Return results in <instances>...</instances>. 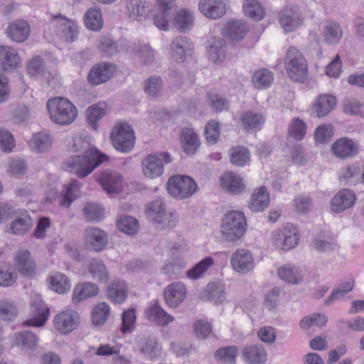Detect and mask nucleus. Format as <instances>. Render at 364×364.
Masks as SVG:
<instances>
[{"label":"nucleus","mask_w":364,"mask_h":364,"mask_svg":"<svg viewBox=\"0 0 364 364\" xmlns=\"http://www.w3.org/2000/svg\"><path fill=\"white\" fill-rule=\"evenodd\" d=\"M175 0H129L127 10L129 17L142 21L149 16L159 30L168 31L175 28L179 31H189L195 22L193 12L186 8H174Z\"/></svg>","instance_id":"f257e3e1"},{"label":"nucleus","mask_w":364,"mask_h":364,"mask_svg":"<svg viewBox=\"0 0 364 364\" xmlns=\"http://www.w3.org/2000/svg\"><path fill=\"white\" fill-rule=\"evenodd\" d=\"M73 150L76 153L65 162L66 169L79 178L90 175L95 168L108 159V156L100 152L90 141L82 136L73 138Z\"/></svg>","instance_id":"f03ea898"},{"label":"nucleus","mask_w":364,"mask_h":364,"mask_svg":"<svg viewBox=\"0 0 364 364\" xmlns=\"http://www.w3.org/2000/svg\"><path fill=\"white\" fill-rule=\"evenodd\" d=\"M58 181L55 176H49L43 184L45 203H52L60 198V204L63 207H69L76 200L80 193L81 184L77 181L73 180L63 186L60 194L58 191Z\"/></svg>","instance_id":"7ed1b4c3"},{"label":"nucleus","mask_w":364,"mask_h":364,"mask_svg":"<svg viewBox=\"0 0 364 364\" xmlns=\"http://www.w3.org/2000/svg\"><path fill=\"white\" fill-rule=\"evenodd\" d=\"M47 112L50 120L59 126H69L77 118L78 109L75 104L64 97H54L48 100Z\"/></svg>","instance_id":"20e7f679"},{"label":"nucleus","mask_w":364,"mask_h":364,"mask_svg":"<svg viewBox=\"0 0 364 364\" xmlns=\"http://www.w3.org/2000/svg\"><path fill=\"white\" fill-rule=\"evenodd\" d=\"M247 230V220L243 212L231 210L223 217L220 225L223 237L229 242L240 240Z\"/></svg>","instance_id":"39448f33"},{"label":"nucleus","mask_w":364,"mask_h":364,"mask_svg":"<svg viewBox=\"0 0 364 364\" xmlns=\"http://www.w3.org/2000/svg\"><path fill=\"white\" fill-rule=\"evenodd\" d=\"M109 139L113 147L122 153L131 151L136 141L134 130L125 121H117L114 124L110 131Z\"/></svg>","instance_id":"423d86ee"},{"label":"nucleus","mask_w":364,"mask_h":364,"mask_svg":"<svg viewBox=\"0 0 364 364\" xmlns=\"http://www.w3.org/2000/svg\"><path fill=\"white\" fill-rule=\"evenodd\" d=\"M146 214L147 218L160 229L173 228L178 220V216L176 213L166 211V204L161 198L147 205Z\"/></svg>","instance_id":"0eeeda50"},{"label":"nucleus","mask_w":364,"mask_h":364,"mask_svg":"<svg viewBox=\"0 0 364 364\" xmlns=\"http://www.w3.org/2000/svg\"><path fill=\"white\" fill-rule=\"evenodd\" d=\"M26 70L29 77L39 80L43 86L55 89L60 84L58 73L46 70L43 60L39 55L33 56L27 61Z\"/></svg>","instance_id":"6e6552de"},{"label":"nucleus","mask_w":364,"mask_h":364,"mask_svg":"<svg viewBox=\"0 0 364 364\" xmlns=\"http://www.w3.org/2000/svg\"><path fill=\"white\" fill-rule=\"evenodd\" d=\"M299 237L296 226L287 223L282 228L272 232L270 242L279 251H288L297 246Z\"/></svg>","instance_id":"1a4fd4ad"},{"label":"nucleus","mask_w":364,"mask_h":364,"mask_svg":"<svg viewBox=\"0 0 364 364\" xmlns=\"http://www.w3.org/2000/svg\"><path fill=\"white\" fill-rule=\"evenodd\" d=\"M48 32L50 35L67 41H74L78 35V26L75 21L59 15H52L48 23Z\"/></svg>","instance_id":"9d476101"},{"label":"nucleus","mask_w":364,"mask_h":364,"mask_svg":"<svg viewBox=\"0 0 364 364\" xmlns=\"http://www.w3.org/2000/svg\"><path fill=\"white\" fill-rule=\"evenodd\" d=\"M284 67L290 78L303 82L308 75L307 62L301 53L295 48H290L284 59Z\"/></svg>","instance_id":"9b49d317"},{"label":"nucleus","mask_w":364,"mask_h":364,"mask_svg":"<svg viewBox=\"0 0 364 364\" xmlns=\"http://www.w3.org/2000/svg\"><path fill=\"white\" fill-rule=\"evenodd\" d=\"M198 189L196 182L188 176H173L167 183L168 193L178 199L190 198L198 191Z\"/></svg>","instance_id":"f8f14e48"},{"label":"nucleus","mask_w":364,"mask_h":364,"mask_svg":"<svg viewBox=\"0 0 364 364\" xmlns=\"http://www.w3.org/2000/svg\"><path fill=\"white\" fill-rule=\"evenodd\" d=\"M171 161L170 154L166 152L149 154L141 161L142 173L149 179L159 178L164 173V166Z\"/></svg>","instance_id":"ddd939ff"},{"label":"nucleus","mask_w":364,"mask_h":364,"mask_svg":"<svg viewBox=\"0 0 364 364\" xmlns=\"http://www.w3.org/2000/svg\"><path fill=\"white\" fill-rule=\"evenodd\" d=\"M79 323L78 313L70 309L60 311L53 318L55 331L62 336L69 335L77 328Z\"/></svg>","instance_id":"4468645a"},{"label":"nucleus","mask_w":364,"mask_h":364,"mask_svg":"<svg viewBox=\"0 0 364 364\" xmlns=\"http://www.w3.org/2000/svg\"><path fill=\"white\" fill-rule=\"evenodd\" d=\"M50 309L43 301L42 298L35 294L31 301V316L23 325L31 327H42L46 325L50 316Z\"/></svg>","instance_id":"2eb2a0df"},{"label":"nucleus","mask_w":364,"mask_h":364,"mask_svg":"<svg viewBox=\"0 0 364 364\" xmlns=\"http://www.w3.org/2000/svg\"><path fill=\"white\" fill-rule=\"evenodd\" d=\"M230 267L240 274H247L254 271L256 267L252 253L245 248L237 249L230 256Z\"/></svg>","instance_id":"dca6fc26"},{"label":"nucleus","mask_w":364,"mask_h":364,"mask_svg":"<svg viewBox=\"0 0 364 364\" xmlns=\"http://www.w3.org/2000/svg\"><path fill=\"white\" fill-rule=\"evenodd\" d=\"M102 189L109 195L118 194L124 190L122 176L117 171L107 170L95 176Z\"/></svg>","instance_id":"f3484780"},{"label":"nucleus","mask_w":364,"mask_h":364,"mask_svg":"<svg viewBox=\"0 0 364 364\" xmlns=\"http://www.w3.org/2000/svg\"><path fill=\"white\" fill-rule=\"evenodd\" d=\"M279 23L286 32L298 29L304 23V18L296 6H287L279 14Z\"/></svg>","instance_id":"a211bd4d"},{"label":"nucleus","mask_w":364,"mask_h":364,"mask_svg":"<svg viewBox=\"0 0 364 364\" xmlns=\"http://www.w3.org/2000/svg\"><path fill=\"white\" fill-rule=\"evenodd\" d=\"M83 241L87 250L94 252H100L106 249L109 237L103 230L91 227L86 229Z\"/></svg>","instance_id":"6ab92c4d"},{"label":"nucleus","mask_w":364,"mask_h":364,"mask_svg":"<svg viewBox=\"0 0 364 364\" xmlns=\"http://www.w3.org/2000/svg\"><path fill=\"white\" fill-rule=\"evenodd\" d=\"M330 150L332 154L338 159H350L358 154L359 144L354 139L344 136L336 139L331 144Z\"/></svg>","instance_id":"aec40b11"},{"label":"nucleus","mask_w":364,"mask_h":364,"mask_svg":"<svg viewBox=\"0 0 364 364\" xmlns=\"http://www.w3.org/2000/svg\"><path fill=\"white\" fill-rule=\"evenodd\" d=\"M193 50V43L188 38L178 36L171 42L168 54L173 60L183 63L187 57L191 55Z\"/></svg>","instance_id":"412c9836"},{"label":"nucleus","mask_w":364,"mask_h":364,"mask_svg":"<svg viewBox=\"0 0 364 364\" xmlns=\"http://www.w3.org/2000/svg\"><path fill=\"white\" fill-rule=\"evenodd\" d=\"M220 186L226 192L232 195H240L247 188L245 178L233 171L225 172L220 178Z\"/></svg>","instance_id":"4be33fe9"},{"label":"nucleus","mask_w":364,"mask_h":364,"mask_svg":"<svg viewBox=\"0 0 364 364\" xmlns=\"http://www.w3.org/2000/svg\"><path fill=\"white\" fill-rule=\"evenodd\" d=\"M226 287L222 280H215L209 282L200 293V298L213 303L215 304H221L227 299Z\"/></svg>","instance_id":"5701e85b"},{"label":"nucleus","mask_w":364,"mask_h":364,"mask_svg":"<svg viewBox=\"0 0 364 364\" xmlns=\"http://www.w3.org/2000/svg\"><path fill=\"white\" fill-rule=\"evenodd\" d=\"M5 32L12 41L21 43L29 38L31 25L26 20L18 18L9 23Z\"/></svg>","instance_id":"b1692460"},{"label":"nucleus","mask_w":364,"mask_h":364,"mask_svg":"<svg viewBox=\"0 0 364 364\" xmlns=\"http://www.w3.org/2000/svg\"><path fill=\"white\" fill-rule=\"evenodd\" d=\"M228 48L226 43L219 36H211L208 39L207 55L208 60L213 64L220 65L226 59Z\"/></svg>","instance_id":"393cba45"},{"label":"nucleus","mask_w":364,"mask_h":364,"mask_svg":"<svg viewBox=\"0 0 364 364\" xmlns=\"http://www.w3.org/2000/svg\"><path fill=\"white\" fill-rule=\"evenodd\" d=\"M337 103L336 96L331 94H321L312 102L311 111L318 118H323L336 108Z\"/></svg>","instance_id":"a878e982"},{"label":"nucleus","mask_w":364,"mask_h":364,"mask_svg":"<svg viewBox=\"0 0 364 364\" xmlns=\"http://www.w3.org/2000/svg\"><path fill=\"white\" fill-rule=\"evenodd\" d=\"M357 197L354 191L344 188L338 191L331 199V210L336 213H341L352 208L356 202Z\"/></svg>","instance_id":"bb28decb"},{"label":"nucleus","mask_w":364,"mask_h":364,"mask_svg":"<svg viewBox=\"0 0 364 364\" xmlns=\"http://www.w3.org/2000/svg\"><path fill=\"white\" fill-rule=\"evenodd\" d=\"M22 59L18 51L9 46L0 45V69L12 72L21 66Z\"/></svg>","instance_id":"cd10ccee"},{"label":"nucleus","mask_w":364,"mask_h":364,"mask_svg":"<svg viewBox=\"0 0 364 364\" xmlns=\"http://www.w3.org/2000/svg\"><path fill=\"white\" fill-rule=\"evenodd\" d=\"M116 67L109 63L95 65L88 74V81L93 85H98L108 81L114 74Z\"/></svg>","instance_id":"c85d7f7f"},{"label":"nucleus","mask_w":364,"mask_h":364,"mask_svg":"<svg viewBox=\"0 0 364 364\" xmlns=\"http://www.w3.org/2000/svg\"><path fill=\"white\" fill-rule=\"evenodd\" d=\"M146 318L151 323L166 326L174 321L173 316L168 314L156 301L150 302L145 309Z\"/></svg>","instance_id":"c756f323"},{"label":"nucleus","mask_w":364,"mask_h":364,"mask_svg":"<svg viewBox=\"0 0 364 364\" xmlns=\"http://www.w3.org/2000/svg\"><path fill=\"white\" fill-rule=\"evenodd\" d=\"M11 346L19 348L21 350H34L39 342L38 337L31 331H22L14 333L10 337Z\"/></svg>","instance_id":"7c9ffc66"},{"label":"nucleus","mask_w":364,"mask_h":364,"mask_svg":"<svg viewBox=\"0 0 364 364\" xmlns=\"http://www.w3.org/2000/svg\"><path fill=\"white\" fill-rule=\"evenodd\" d=\"M164 296L169 307L176 308L186 296V286L181 282H173L164 289Z\"/></svg>","instance_id":"2f4dec72"},{"label":"nucleus","mask_w":364,"mask_h":364,"mask_svg":"<svg viewBox=\"0 0 364 364\" xmlns=\"http://www.w3.org/2000/svg\"><path fill=\"white\" fill-rule=\"evenodd\" d=\"M53 141V136L48 132L43 131L34 133L28 141V144L33 152L44 154L50 149Z\"/></svg>","instance_id":"473e14b6"},{"label":"nucleus","mask_w":364,"mask_h":364,"mask_svg":"<svg viewBox=\"0 0 364 364\" xmlns=\"http://www.w3.org/2000/svg\"><path fill=\"white\" fill-rule=\"evenodd\" d=\"M15 269L22 275L31 277L35 274L36 263L28 250H19L14 259Z\"/></svg>","instance_id":"72a5a7b5"},{"label":"nucleus","mask_w":364,"mask_h":364,"mask_svg":"<svg viewBox=\"0 0 364 364\" xmlns=\"http://www.w3.org/2000/svg\"><path fill=\"white\" fill-rule=\"evenodd\" d=\"M198 10L207 18L216 19L226 12V4L222 0H200Z\"/></svg>","instance_id":"f704fd0d"},{"label":"nucleus","mask_w":364,"mask_h":364,"mask_svg":"<svg viewBox=\"0 0 364 364\" xmlns=\"http://www.w3.org/2000/svg\"><path fill=\"white\" fill-rule=\"evenodd\" d=\"M312 247L316 251L322 253H331L338 249L332 234L328 231L320 232L314 236L312 240Z\"/></svg>","instance_id":"c9c22d12"},{"label":"nucleus","mask_w":364,"mask_h":364,"mask_svg":"<svg viewBox=\"0 0 364 364\" xmlns=\"http://www.w3.org/2000/svg\"><path fill=\"white\" fill-rule=\"evenodd\" d=\"M33 220L27 211L21 210L16 213L8 232L16 235H23L31 230Z\"/></svg>","instance_id":"e433bc0d"},{"label":"nucleus","mask_w":364,"mask_h":364,"mask_svg":"<svg viewBox=\"0 0 364 364\" xmlns=\"http://www.w3.org/2000/svg\"><path fill=\"white\" fill-rule=\"evenodd\" d=\"M269 205V195L264 186L255 188L248 201V207L252 212H262Z\"/></svg>","instance_id":"4c0bfd02"},{"label":"nucleus","mask_w":364,"mask_h":364,"mask_svg":"<svg viewBox=\"0 0 364 364\" xmlns=\"http://www.w3.org/2000/svg\"><path fill=\"white\" fill-rule=\"evenodd\" d=\"M134 350L139 351L146 358L153 360L161 353V348L154 339L141 337L138 338L134 347Z\"/></svg>","instance_id":"58836bf2"},{"label":"nucleus","mask_w":364,"mask_h":364,"mask_svg":"<svg viewBox=\"0 0 364 364\" xmlns=\"http://www.w3.org/2000/svg\"><path fill=\"white\" fill-rule=\"evenodd\" d=\"M180 141L183 151L189 155L194 154L200 144L198 135L192 128L189 127L182 129Z\"/></svg>","instance_id":"ea45409f"},{"label":"nucleus","mask_w":364,"mask_h":364,"mask_svg":"<svg viewBox=\"0 0 364 364\" xmlns=\"http://www.w3.org/2000/svg\"><path fill=\"white\" fill-rule=\"evenodd\" d=\"M49 288L59 294L68 292L71 288V284L68 277L62 272H51L48 277Z\"/></svg>","instance_id":"a19ab883"},{"label":"nucleus","mask_w":364,"mask_h":364,"mask_svg":"<svg viewBox=\"0 0 364 364\" xmlns=\"http://www.w3.org/2000/svg\"><path fill=\"white\" fill-rule=\"evenodd\" d=\"M107 113V105L105 102H98L90 106L86 110L87 123L92 129L97 131L99 128V122Z\"/></svg>","instance_id":"79ce46f5"},{"label":"nucleus","mask_w":364,"mask_h":364,"mask_svg":"<svg viewBox=\"0 0 364 364\" xmlns=\"http://www.w3.org/2000/svg\"><path fill=\"white\" fill-rule=\"evenodd\" d=\"M278 275L283 281L291 284H299L302 282L304 274L298 267L284 264L278 269Z\"/></svg>","instance_id":"37998d69"},{"label":"nucleus","mask_w":364,"mask_h":364,"mask_svg":"<svg viewBox=\"0 0 364 364\" xmlns=\"http://www.w3.org/2000/svg\"><path fill=\"white\" fill-rule=\"evenodd\" d=\"M128 287L122 280L113 281L107 287V296L116 304L123 303L127 297Z\"/></svg>","instance_id":"c03bdc74"},{"label":"nucleus","mask_w":364,"mask_h":364,"mask_svg":"<svg viewBox=\"0 0 364 364\" xmlns=\"http://www.w3.org/2000/svg\"><path fill=\"white\" fill-rule=\"evenodd\" d=\"M99 292L97 284L91 282H85L77 284L73 292V301L78 303L90 297L96 296Z\"/></svg>","instance_id":"a18cd8bd"},{"label":"nucleus","mask_w":364,"mask_h":364,"mask_svg":"<svg viewBox=\"0 0 364 364\" xmlns=\"http://www.w3.org/2000/svg\"><path fill=\"white\" fill-rule=\"evenodd\" d=\"M231 164L236 166L244 167L250 164L251 154L248 149L244 146H235L229 150Z\"/></svg>","instance_id":"49530a36"},{"label":"nucleus","mask_w":364,"mask_h":364,"mask_svg":"<svg viewBox=\"0 0 364 364\" xmlns=\"http://www.w3.org/2000/svg\"><path fill=\"white\" fill-rule=\"evenodd\" d=\"M343 38V30L340 24L330 21L326 23L323 29V41L329 45H336Z\"/></svg>","instance_id":"de8ad7c7"},{"label":"nucleus","mask_w":364,"mask_h":364,"mask_svg":"<svg viewBox=\"0 0 364 364\" xmlns=\"http://www.w3.org/2000/svg\"><path fill=\"white\" fill-rule=\"evenodd\" d=\"M87 272L84 271L83 274H90L95 279L105 283L108 280V272L105 264L100 260L92 259L87 264Z\"/></svg>","instance_id":"09e8293b"},{"label":"nucleus","mask_w":364,"mask_h":364,"mask_svg":"<svg viewBox=\"0 0 364 364\" xmlns=\"http://www.w3.org/2000/svg\"><path fill=\"white\" fill-rule=\"evenodd\" d=\"M242 355L245 362L248 364H264L267 358L264 348L258 346L246 348L243 350Z\"/></svg>","instance_id":"8fccbe9b"},{"label":"nucleus","mask_w":364,"mask_h":364,"mask_svg":"<svg viewBox=\"0 0 364 364\" xmlns=\"http://www.w3.org/2000/svg\"><path fill=\"white\" fill-rule=\"evenodd\" d=\"M84 23L86 28L93 31H99L103 26V19L101 10L93 7L89 9L84 16Z\"/></svg>","instance_id":"3c124183"},{"label":"nucleus","mask_w":364,"mask_h":364,"mask_svg":"<svg viewBox=\"0 0 364 364\" xmlns=\"http://www.w3.org/2000/svg\"><path fill=\"white\" fill-rule=\"evenodd\" d=\"M335 129L330 123H323L316 127L314 132V139L316 144H328L333 138Z\"/></svg>","instance_id":"603ef678"},{"label":"nucleus","mask_w":364,"mask_h":364,"mask_svg":"<svg viewBox=\"0 0 364 364\" xmlns=\"http://www.w3.org/2000/svg\"><path fill=\"white\" fill-rule=\"evenodd\" d=\"M242 8L244 14L254 21H260L264 17V9L258 0H245Z\"/></svg>","instance_id":"864d4df0"},{"label":"nucleus","mask_w":364,"mask_h":364,"mask_svg":"<svg viewBox=\"0 0 364 364\" xmlns=\"http://www.w3.org/2000/svg\"><path fill=\"white\" fill-rule=\"evenodd\" d=\"M240 121L247 130H257L263 125L264 118L261 114L245 112L241 114Z\"/></svg>","instance_id":"5fc2aeb1"},{"label":"nucleus","mask_w":364,"mask_h":364,"mask_svg":"<svg viewBox=\"0 0 364 364\" xmlns=\"http://www.w3.org/2000/svg\"><path fill=\"white\" fill-rule=\"evenodd\" d=\"M360 173V168L357 163L346 164L340 169L338 178L345 183L352 184L358 179Z\"/></svg>","instance_id":"6e6d98bb"},{"label":"nucleus","mask_w":364,"mask_h":364,"mask_svg":"<svg viewBox=\"0 0 364 364\" xmlns=\"http://www.w3.org/2000/svg\"><path fill=\"white\" fill-rule=\"evenodd\" d=\"M343 112L364 119V102L356 98H346L342 104Z\"/></svg>","instance_id":"4d7b16f0"},{"label":"nucleus","mask_w":364,"mask_h":364,"mask_svg":"<svg viewBox=\"0 0 364 364\" xmlns=\"http://www.w3.org/2000/svg\"><path fill=\"white\" fill-rule=\"evenodd\" d=\"M328 322V317L323 314H312L304 317L299 322L300 328L304 331H309L314 326L321 328Z\"/></svg>","instance_id":"13d9d810"},{"label":"nucleus","mask_w":364,"mask_h":364,"mask_svg":"<svg viewBox=\"0 0 364 364\" xmlns=\"http://www.w3.org/2000/svg\"><path fill=\"white\" fill-rule=\"evenodd\" d=\"M110 314V307L105 302L96 304L92 311V322L95 326H102Z\"/></svg>","instance_id":"bf43d9fd"},{"label":"nucleus","mask_w":364,"mask_h":364,"mask_svg":"<svg viewBox=\"0 0 364 364\" xmlns=\"http://www.w3.org/2000/svg\"><path fill=\"white\" fill-rule=\"evenodd\" d=\"M214 264L213 258L207 257L186 272V277L191 280L201 278Z\"/></svg>","instance_id":"052dcab7"},{"label":"nucleus","mask_w":364,"mask_h":364,"mask_svg":"<svg viewBox=\"0 0 364 364\" xmlns=\"http://www.w3.org/2000/svg\"><path fill=\"white\" fill-rule=\"evenodd\" d=\"M118 230L127 235H134L139 230V224L136 219L131 216H122L117 221Z\"/></svg>","instance_id":"680f3d73"},{"label":"nucleus","mask_w":364,"mask_h":364,"mask_svg":"<svg viewBox=\"0 0 364 364\" xmlns=\"http://www.w3.org/2000/svg\"><path fill=\"white\" fill-rule=\"evenodd\" d=\"M247 31L246 26L241 21L229 22L225 27V34L232 41L242 39Z\"/></svg>","instance_id":"e2e57ef3"},{"label":"nucleus","mask_w":364,"mask_h":364,"mask_svg":"<svg viewBox=\"0 0 364 364\" xmlns=\"http://www.w3.org/2000/svg\"><path fill=\"white\" fill-rule=\"evenodd\" d=\"M136 314L134 308L125 310L122 314L121 332L124 334L132 332L136 327Z\"/></svg>","instance_id":"0e129e2a"},{"label":"nucleus","mask_w":364,"mask_h":364,"mask_svg":"<svg viewBox=\"0 0 364 364\" xmlns=\"http://www.w3.org/2000/svg\"><path fill=\"white\" fill-rule=\"evenodd\" d=\"M273 81L272 73L267 69H260L256 71L252 76L254 86L258 89L269 87Z\"/></svg>","instance_id":"69168bd1"},{"label":"nucleus","mask_w":364,"mask_h":364,"mask_svg":"<svg viewBox=\"0 0 364 364\" xmlns=\"http://www.w3.org/2000/svg\"><path fill=\"white\" fill-rule=\"evenodd\" d=\"M307 127L304 121L299 118L294 119L289 124V134L296 140H301L306 135Z\"/></svg>","instance_id":"338daca9"},{"label":"nucleus","mask_w":364,"mask_h":364,"mask_svg":"<svg viewBox=\"0 0 364 364\" xmlns=\"http://www.w3.org/2000/svg\"><path fill=\"white\" fill-rule=\"evenodd\" d=\"M16 280V275L12 272L11 266L6 262H0V286L9 287Z\"/></svg>","instance_id":"774afa93"}]
</instances>
